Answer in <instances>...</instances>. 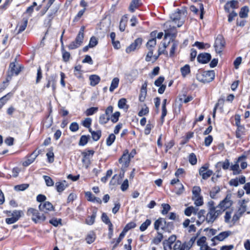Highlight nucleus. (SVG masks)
<instances>
[{
  "label": "nucleus",
  "mask_w": 250,
  "mask_h": 250,
  "mask_svg": "<svg viewBox=\"0 0 250 250\" xmlns=\"http://www.w3.org/2000/svg\"><path fill=\"white\" fill-rule=\"evenodd\" d=\"M208 165L205 164L199 169V173L203 179H207L209 178L213 173V171L208 169Z\"/></svg>",
  "instance_id": "obj_8"
},
{
  "label": "nucleus",
  "mask_w": 250,
  "mask_h": 250,
  "mask_svg": "<svg viewBox=\"0 0 250 250\" xmlns=\"http://www.w3.org/2000/svg\"><path fill=\"white\" fill-rule=\"evenodd\" d=\"M211 56L209 53H202L198 55L197 60L200 63H207L211 59Z\"/></svg>",
  "instance_id": "obj_14"
},
{
  "label": "nucleus",
  "mask_w": 250,
  "mask_h": 250,
  "mask_svg": "<svg viewBox=\"0 0 250 250\" xmlns=\"http://www.w3.org/2000/svg\"><path fill=\"white\" fill-rule=\"evenodd\" d=\"M176 237L175 235H171L168 238V240H167V244L168 245L170 250L172 249V245L176 241Z\"/></svg>",
  "instance_id": "obj_44"
},
{
  "label": "nucleus",
  "mask_w": 250,
  "mask_h": 250,
  "mask_svg": "<svg viewBox=\"0 0 250 250\" xmlns=\"http://www.w3.org/2000/svg\"><path fill=\"white\" fill-rule=\"evenodd\" d=\"M8 216L16 218L18 220L20 217L23 215V213L21 210H15L12 212L9 211L7 214Z\"/></svg>",
  "instance_id": "obj_27"
},
{
  "label": "nucleus",
  "mask_w": 250,
  "mask_h": 250,
  "mask_svg": "<svg viewBox=\"0 0 250 250\" xmlns=\"http://www.w3.org/2000/svg\"><path fill=\"white\" fill-rule=\"evenodd\" d=\"M136 227V224L134 222H130L128 223L123 229L126 233L130 229L134 228Z\"/></svg>",
  "instance_id": "obj_59"
},
{
  "label": "nucleus",
  "mask_w": 250,
  "mask_h": 250,
  "mask_svg": "<svg viewBox=\"0 0 250 250\" xmlns=\"http://www.w3.org/2000/svg\"><path fill=\"white\" fill-rule=\"evenodd\" d=\"M246 128L243 125H239L237 126V129L236 130V137L237 138L241 139L242 135H245Z\"/></svg>",
  "instance_id": "obj_22"
},
{
  "label": "nucleus",
  "mask_w": 250,
  "mask_h": 250,
  "mask_svg": "<svg viewBox=\"0 0 250 250\" xmlns=\"http://www.w3.org/2000/svg\"><path fill=\"white\" fill-rule=\"evenodd\" d=\"M119 83V78L117 77L114 78L111 82V83L109 87V91L110 92H113L114 90V89H116L118 86Z\"/></svg>",
  "instance_id": "obj_34"
},
{
  "label": "nucleus",
  "mask_w": 250,
  "mask_h": 250,
  "mask_svg": "<svg viewBox=\"0 0 250 250\" xmlns=\"http://www.w3.org/2000/svg\"><path fill=\"white\" fill-rule=\"evenodd\" d=\"M181 72L184 77L188 74L190 72V67L188 64L185 65L184 67L181 68Z\"/></svg>",
  "instance_id": "obj_52"
},
{
  "label": "nucleus",
  "mask_w": 250,
  "mask_h": 250,
  "mask_svg": "<svg viewBox=\"0 0 250 250\" xmlns=\"http://www.w3.org/2000/svg\"><path fill=\"white\" fill-rule=\"evenodd\" d=\"M120 115V113L116 111L110 117V119L113 123H115L118 121Z\"/></svg>",
  "instance_id": "obj_57"
},
{
  "label": "nucleus",
  "mask_w": 250,
  "mask_h": 250,
  "mask_svg": "<svg viewBox=\"0 0 250 250\" xmlns=\"http://www.w3.org/2000/svg\"><path fill=\"white\" fill-rule=\"evenodd\" d=\"M20 71V67L17 66L14 62H11L9 65V70L8 71L7 81H8L10 80L14 74L16 75H18Z\"/></svg>",
  "instance_id": "obj_9"
},
{
  "label": "nucleus",
  "mask_w": 250,
  "mask_h": 250,
  "mask_svg": "<svg viewBox=\"0 0 250 250\" xmlns=\"http://www.w3.org/2000/svg\"><path fill=\"white\" fill-rule=\"evenodd\" d=\"M85 197L88 201L92 202H96L98 204H101L102 203V200L100 198L95 197L92 194L90 191H87L85 193Z\"/></svg>",
  "instance_id": "obj_20"
},
{
  "label": "nucleus",
  "mask_w": 250,
  "mask_h": 250,
  "mask_svg": "<svg viewBox=\"0 0 250 250\" xmlns=\"http://www.w3.org/2000/svg\"><path fill=\"white\" fill-rule=\"evenodd\" d=\"M156 44V40L155 38H153L147 42L146 43V47L148 49H152L153 48L155 47Z\"/></svg>",
  "instance_id": "obj_43"
},
{
  "label": "nucleus",
  "mask_w": 250,
  "mask_h": 250,
  "mask_svg": "<svg viewBox=\"0 0 250 250\" xmlns=\"http://www.w3.org/2000/svg\"><path fill=\"white\" fill-rule=\"evenodd\" d=\"M206 211L204 209H201L198 212L197 211L198 220L196 221V224L198 226L201 225L205 221H206V215L205 214Z\"/></svg>",
  "instance_id": "obj_18"
},
{
  "label": "nucleus",
  "mask_w": 250,
  "mask_h": 250,
  "mask_svg": "<svg viewBox=\"0 0 250 250\" xmlns=\"http://www.w3.org/2000/svg\"><path fill=\"white\" fill-rule=\"evenodd\" d=\"M149 112L148 108L145 105L144 107H143L142 109L139 112L138 115L142 117L144 115L147 114Z\"/></svg>",
  "instance_id": "obj_64"
},
{
  "label": "nucleus",
  "mask_w": 250,
  "mask_h": 250,
  "mask_svg": "<svg viewBox=\"0 0 250 250\" xmlns=\"http://www.w3.org/2000/svg\"><path fill=\"white\" fill-rule=\"evenodd\" d=\"M249 12V7L247 6H244L241 8L239 12V16L241 18H246L248 16V13Z\"/></svg>",
  "instance_id": "obj_32"
},
{
  "label": "nucleus",
  "mask_w": 250,
  "mask_h": 250,
  "mask_svg": "<svg viewBox=\"0 0 250 250\" xmlns=\"http://www.w3.org/2000/svg\"><path fill=\"white\" fill-rule=\"evenodd\" d=\"M12 93H9L0 99V109L5 104L7 101L12 96Z\"/></svg>",
  "instance_id": "obj_41"
},
{
  "label": "nucleus",
  "mask_w": 250,
  "mask_h": 250,
  "mask_svg": "<svg viewBox=\"0 0 250 250\" xmlns=\"http://www.w3.org/2000/svg\"><path fill=\"white\" fill-rule=\"evenodd\" d=\"M246 157L245 155H242L240 156L235 164L231 166L230 170L233 171V174L234 175H237L241 173V170L239 168V162L243 159H246Z\"/></svg>",
  "instance_id": "obj_13"
},
{
  "label": "nucleus",
  "mask_w": 250,
  "mask_h": 250,
  "mask_svg": "<svg viewBox=\"0 0 250 250\" xmlns=\"http://www.w3.org/2000/svg\"><path fill=\"white\" fill-rule=\"evenodd\" d=\"M193 45L197 47L200 49L209 48L210 47V45L209 44L199 42H196Z\"/></svg>",
  "instance_id": "obj_45"
},
{
  "label": "nucleus",
  "mask_w": 250,
  "mask_h": 250,
  "mask_svg": "<svg viewBox=\"0 0 250 250\" xmlns=\"http://www.w3.org/2000/svg\"><path fill=\"white\" fill-rule=\"evenodd\" d=\"M27 215L31 217L32 220L36 223L44 221L46 217L44 213H41L34 208H29L27 211Z\"/></svg>",
  "instance_id": "obj_3"
},
{
  "label": "nucleus",
  "mask_w": 250,
  "mask_h": 250,
  "mask_svg": "<svg viewBox=\"0 0 250 250\" xmlns=\"http://www.w3.org/2000/svg\"><path fill=\"white\" fill-rule=\"evenodd\" d=\"M182 248V246L181 241H176L173 245H172V249L173 250H180Z\"/></svg>",
  "instance_id": "obj_58"
},
{
  "label": "nucleus",
  "mask_w": 250,
  "mask_h": 250,
  "mask_svg": "<svg viewBox=\"0 0 250 250\" xmlns=\"http://www.w3.org/2000/svg\"><path fill=\"white\" fill-rule=\"evenodd\" d=\"M55 187L56 188V190L59 192H61L63 191L67 187V184H66V181H63L62 182H57L55 184Z\"/></svg>",
  "instance_id": "obj_24"
},
{
  "label": "nucleus",
  "mask_w": 250,
  "mask_h": 250,
  "mask_svg": "<svg viewBox=\"0 0 250 250\" xmlns=\"http://www.w3.org/2000/svg\"><path fill=\"white\" fill-rule=\"evenodd\" d=\"M89 131L91 133L92 139L94 141H98L101 136V131L98 130L96 131H92L91 128H89Z\"/></svg>",
  "instance_id": "obj_30"
},
{
  "label": "nucleus",
  "mask_w": 250,
  "mask_h": 250,
  "mask_svg": "<svg viewBox=\"0 0 250 250\" xmlns=\"http://www.w3.org/2000/svg\"><path fill=\"white\" fill-rule=\"evenodd\" d=\"M116 137L115 135L111 133L110 134L108 138L106 139V143L107 146H110L114 142Z\"/></svg>",
  "instance_id": "obj_48"
},
{
  "label": "nucleus",
  "mask_w": 250,
  "mask_h": 250,
  "mask_svg": "<svg viewBox=\"0 0 250 250\" xmlns=\"http://www.w3.org/2000/svg\"><path fill=\"white\" fill-rule=\"evenodd\" d=\"M55 78L53 76H52L49 80H48L47 83L46 84L45 87L47 88H49L50 86L52 87L53 90H55Z\"/></svg>",
  "instance_id": "obj_42"
},
{
  "label": "nucleus",
  "mask_w": 250,
  "mask_h": 250,
  "mask_svg": "<svg viewBox=\"0 0 250 250\" xmlns=\"http://www.w3.org/2000/svg\"><path fill=\"white\" fill-rule=\"evenodd\" d=\"M170 44H171V47H170V52H169V55L170 57H172L174 55V54L175 52V50H176V49L178 46V43L177 42H176L175 41H172L170 43Z\"/></svg>",
  "instance_id": "obj_35"
},
{
  "label": "nucleus",
  "mask_w": 250,
  "mask_h": 250,
  "mask_svg": "<svg viewBox=\"0 0 250 250\" xmlns=\"http://www.w3.org/2000/svg\"><path fill=\"white\" fill-rule=\"evenodd\" d=\"M162 206L163 210H162L161 213L164 215L167 214L170 209V206L167 204H163Z\"/></svg>",
  "instance_id": "obj_63"
},
{
  "label": "nucleus",
  "mask_w": 250,
  "mask_h": 250,
  "mask_svg": "<svg viewBox=\"0 0 250 250\" xmlns=\"http://www.w3.org/2000/svg\"><path fill=\"white\" fill-rule=\"evenodd\" d=\"M215 77L214 70L206 71L197 74L196 79L199 82L208 83L211 82Z\"/></svg>",
  "instance_id": "obj_4"
},
{
  "label": "nucleus",
  "mask_w": 250,
  "mask_h": 250,
  "mask_svg": "<svg viewBox=\"0 0 250 250\" xmlns=\"http://www.w3.org/2000/svg\"><path fill=\"white\" fill-rule=\"evenodd\" d=\"M98 110V108L97 107H92L89 108H88L85 111V114L86 116H90L92 115L94 113H96Z\"/></svg>",
  "instance_id": "obj_47"
},
{
  "label": "nucleus",
  "mask_w": 250,
  "mask_h": 250,
  "mask_svg": "<svg viewBox=\"0 0 250 250\" xmlns=\"http://www.w3.org/2000/svg\"><path fill=\"white\" fill-rule=\"evenodd\" d=\"M195 240V237H192L188 242H185L183 245H182V248L181 250H189L194 243Z\"/></svg>",
  "instance_id": "obj_25"
},
{
  "label": "nucleus",
  "mask_w": 250,
  "mask_h": 250,
  "mask_svg": "<svg viewBox=\"0 0 250 250\" xmlns=\"http://www.w3.org/2000/svg\"><path fill=\"white\" fill-rule=\"evenodd\" d=\"M43 178L45 182V183H46V185L47 186H52L54 185V182L53 181V180L49 176H46V175H44L43 176Z\"/></svg>",
  "instance_id": "obj_56"
},
{
  "label": "nucleus",
  "mask_w": 250,
  "mask_h": 250,
  "mask_svg": "<svg viewBox=\"0 0 250 250\" xmlns=\"http://www.w3.org/2000/svg\"><path fill=\"white\" fill-rule=\"evenodd\" d=\"M102 220L104 223L107 224L108 225V227L110 226V225L113 226L108 217L107 216V214L105 213H103L102 214Z\"/></svg>",
  "instance_id": "obj_54"
},
{
  "label": "nucleus",
  "mask_w": 250,
  "mask_h": 250,
  "mask_svg": "<svg viewBox=\"0 0 250 250\" xmlns=\"http://www.w3.org/2000/svg\"><path fill=\"white\" fill-rule=\"evenodd\" d=\"M225 41L224 38L221 35H218L214 44L216 52L217 53H221L225 47Z\"/></svg>",
  "instance_id": "obj_6"
},
{
  "label": "nucleus",
  "mask_w": 250,
  "mask_h": 250,
  "mask_svg": "<svg viewBox=\"0 0 250 250\" xmlns=\"http://www.w3.org/2000/svg\"><path fill=\"white\" fill-rule=\"evenodd\" d=\"M160 228L164 231L170 233L173 229V224L172 222H167L164 218H160L154 222V229L158 230Z\"/></svg>",
  "instance_id": "obj_2"
},
{
  "label": "nucleus",
  "mask_w": 250,
  "mask_h": 250,
  "mask_svg": "<svg viewBox=\"0 0 250 250\" xmlns=\"http://www.w3.org/2000/svg\"><path fill=\"white\" fill-rule=\"evenodd\" d=\"M110 120V117L107 116L106 115L103 114H102L100 117L99 122L100 124H105L107 123L108 121Z\"/></svg>",
  "instance_id": "obj_46"
},
{
  "label": "nucleus",
  "mask_w": 250,
  "mask_h": 250,
  "mask_svg": "<svg viewBox=\"0 0 250 250\" xmlns=\"http://www.w3.org/2000/svg\"><path fill=\"white\" fill-rule=\"evenodd\" d=\"M89 80L90 81V85L94 86L100 82V78L98 75H92L89 77Z\"/></svg>",
  "instance_id": "obj_28"
},
{
  "label": "nucleus",
  "mask_w": 250,
  "mask_h": 250,
  "mask_svg": "<svg viewBox=\"0 0 250 250\" xmlns=\"http://www.w3.org/2000/svg\"><path fill=\"white\" fill-rule=\"evenodd\" d=\"M42 78V73L41 67L39 66L37 69V73L36 80V83H38L40 82L41 79Z\"/></svg>",
  "instance_id": "obj_53"
},
{
  "label": "nucleus",
  "mask_w": 250,
  "mask_h": 250,
  "mask_svg": "<svg viewBox=\"0 0 250 250\" xmlns=\"http://www.w3.org/2000/svg\"><path fill=\"white\" fill-rule=\"evenodd\" d=\"M127 22V17L124 16L121 20L119 28L121 31H124L125 28V24Z\"/></svg>",
  "instance_id": "obj_40"
},
{
  "label": "nucleus",
  "mask_w": 250,
  "mask_h": 250,
  "mask_svg": "<svg viewBox=\"0 0 250 250\" xmlns=\"http://www.w3.org/2000/svg\"><path fill=\"white\" fill-rule=\"evenodd\" d=\"M97 214V209L94 210L93 211V213L92 215L88 216L87 218L86 219L85 222L87 225H91L93 224L95 222V219L96 217Z\"/></svg>",
  "instance_id": "obj_29"
},
{
  "label": "nucleus",
  "mask_w": 250,
  "mask_h": 250,
  "mask_svg": "<svg viewBox=\"0 0 250 250\" xmlns=\"http://www.w3.org/2000/svg\"><path fill=\"white\" fill-rule=\"evenodd\" d=\"M128 151L125 150L121 158L119 160V162L120 164H123L122 167L124 168L127 167L129 166L130 159L129 156H128Z\"/></svg>",
  "instance_id": "obj_12"
},
{
  "label": "nucleus",
  "mask_w": 250,
  "mask_h": 250,
  "mask_svg": "<svg viewBox=\"0 0 250 250\" xmlns=\"http://www.w3.org/2000/svg\"><path fill=\"white\" fill-rule=\"evenodd\" d=\"M151 222L150 220H146V221L141 225L140 227V230L142 231H144L145 230H146L147 227L150 225Z\"/></svg>",
  "instance_id": "obj_51"
},
{
  "label": "nucleus",
  "mask_w": 250,
  "mask_h": 250,
  "mask_svg": "<svg viewBox=\"0 0 250 250\" xmlns=\"http://www.w3.org/2000/svg\"><path fill=\"white\" fill-rule=\"evenodd\" d=\"M39 208L43 213H47L48 211L54 210L53 206L48 201H45L43 203H41L39 206Z\"/></svg>",
  "instance_id": "obj_10"
},
{
  "label": "nucleus",
  "mask_w": 250,
  "mask_h": 250,
  "mask_svg": "<svg viewBox=\"0 0 250 250\" xmlns=\"http://www.w3.org/2000/svg\"><path fill=\"white\" fill-rule=\"evenodd\" d=\"M209 204L208 211L206 214V222L212 224L222 214V211L219 209V207H215L213 202L209 203Z\"/></svg>",
  "instance_id": "obj_1"
},
{
  "label": "nucleus",
  "mask_w": 250,
  "mask_h": 250,
  "mask_svg": "<svg viewBox=\"0 0 250 250\" xmlns=\"http://www.w3.org/2000/svg\"><path fill=\"white\" fill-rule=\"evenodd\" d=\"M175 193L177 195H181L184 191V187L182 184L178 183L175 185Z\"/></svg>",
  "instance_id": "obj_39"
},
{
  "label": "nucleus",
  "mask_w": 250,
  "mask_h": 250,
  "mask_svg": "<svg viewBox=\"0 0 250 250\" xmlns=\"http://www.w3.org/2000/svg\"><path fill=\"white\" fill-rule=\"evenodd\" d=\"M95 239V235L93 232L89 233L86 237V241L88 244L93 243Z\"/></svg>",
  "instance_id": "obj_50"
},
{
  "label": "nucleus",
  "mask_w": 250,
  "mask_h": 250,
  "mask_svg": "<svg viewBox=\"0 0 250 250\" xmlns=\"http://www.w3.org/2000/svg\"><path fill=\"white\" fill-rule=\"evenodd\" d=\"M85 27L82 26L75 39V40L71 42L68 46L69 49H75L80 47L83 40L84 38V30Z\"/></svg>",
  "instance_id": "obj_5"
},
{
  "label": "nucleus",
  "mask_w": 250,
  "mask_h": 250,
  "mask_svg": "<svg viewBox=\"0 0 250 250\" xmlns=\"http://www.w3.org/2000/svg\"><path fill=\"white\" fill-rule=\"evenodd\" d=\"M28 23V19L23 18L22 20V22L21 24H18L17 27H19V29L17 32V34H20L27 27Z\"/></svg>",
  "instance_id": "obj_26"
},
{
  "label": "nucleus",
  "mask_w": 250,
  "mask_h": 250,
  "mask_svg": "<svg viewBox=\"0 0 250 250\" xmlns=\"http://www.w3.org/2000/svg\"><path fill=\"white\" fill-rule=\"evenodd\" d=\"M142 43V39L141 38L136 39L133 43L126 48V52L129 53L136 49H139Z\"/></svg>",
  "instance_id": "obj_11"
},
{
  "label": "nucleus",
  "mask_w": 250,
  "mask_h": 250,
  "mask_svg": "<svg viewBox=\"0 0 250 250\" xmlns=\"http://www.w3.org/2000/svg\"><path fill=\"white\" fill-rule=\"evenodd\" d=\"M201 188L199 187H198V186L193 187L192 191V194H193L192 197H195V196L197 197L198 196H200V193H201Z\"/></svg>",
  "instance_id": "obj_55"
},
{
  "label": "nucleus",
  "mask_w": 250,
  "mask_h": 250,
  "mask_svg": "<svg viewBox=\"0 0 250 250\" xmlns=\"http://www.w3.org/2000/svg\"><path fill=\"white\" fill-rule=\"evenodd\" d=\"M230 164L229 160L228 159H226L224 162H219L217 163L215 165V167L217 168L220 169L221 167L225 169H228L229 167Z\"/></svg>",
  "instance_id": "obj_23"
},
{
  "label": "nucleus",
  "mask_w": 250,
  "mask_h": 250,
  "mask_svg": "<svg viewBox=\"0 0 250 250\" xmlns=\"http://www.w3.org/2000/svg\"><path fill=\"white\" fill-rule=\"evenodd\" d=\"M232 234V232L229 231H225L220 233L218 235L215 236L211 239V241L214 242L215 240H217L220 241H223L224 239L227 238L229 235Z\"/></svg>",
  "instance_id": "obj_16"
},
{
  "label": "nucleus",
  "mask_w": 250,
  "mask_h": 250,
  "mask_svg": "<svg viewBox=\"0 0 250 250\" xmlns=\"http://www.w3.org/2000/svg\"><path fill=\"white\" fill-rule=\"evenodd\" d=\"M192 200L194 202V204L196 206H201L203 204V198L201 195L197 197H192Z\"/></svg>",
  "instance_id": "obj_37"
},
{
  "label": "nucleus",
  "mask_w": 250,
  "mask_h": 250,
  "mask_svg": "<svg viewBox=\"0 0 250 250\" xmlns=\"http://www.w3.org/2000/svg\"><path fill=\"white\" fill-rule=\"evenodd\" d=\"M147 83L146 81L145 82V83L143 84L142 87L140 90V93L139 95V101L141 102H143L145 101L146 94H147Z\"/></svg>",
  "instance_id": "obj_17"
},
{
  "label": "nucleus",
  "mask_w": 250,
  "mask_h": 250,
  "mask_svg": "<svg viewBox=\"0 0 250 250\" xmlns=\"http://www.w3.org/2000/svg\"><path fill=\"white\" fill-rule=\"evenodd\" d=\"M29 185L28 184H21L17 185L14 187L16 190L23 191L28 188Z\"/></svg>",
  "instance_id": "obj_60"
},
{
  "label": "nucleus",
  "mask_w": 250,
  "mask_h": 250,
  "mask_svg": "<svg viewBox=\"0 0 250 250\" xmlns=\"http://www.w3.org/2000/svg\"><path fill=\"white\" fill-rule=\"evenodd\" d=\"M40 154L39 151L37 152L36 150L34 151L27 158V160L24 161L22 165L24 167H27L29 165H30L31 164H32L36 159L37 157Z\"/></svg>",
  "instance_id": "obj_15"
},
{
  "label": "nucleus",
  "mask_w": 250,
  "mask_h": 250,
  "mask_svg": "<svg viewBox=\"0 0 250 250\" xmlns=\"http://www.w3.org/2000/svg\"><path fill=\"white\" fill-rule=\"evenodd\" d=\"M238 1L235 0H232L228 1L224 6L225 10L227 12H229L230 7L232 8H236L237 6Z\"/></svg>",
  "instance_id": "obj_21"
},
{
  "label": "nucleus",
  "mask_w": 250,
  "mask_h": 250,
  "mask_svg": "<svg viewBox=\"0 0 250 250\" xmlns=\"http://www.w3.org/2000/svg\"><path fill=\"white\" fill-rule=\"evenodd\" d=\"M189 163L192 165H194L196 164L197 163V158L196 156L193 153H191L189 155Z\"/></svg>",
  "instance_id": "obj_62"
},
{
  "label": "nucleus",
  "mask_w": 250,
  "mask_h": 250,
  "mask_svg": "<svg viewBox=\"0 0 250 250\" xmlns=\"http://www.w3.org/2000/svg\"><path fill=\"white\" fill-rule=\"evenodd\" d=\"M140 5V0H132L130 4L129 10L131 12H134Z\"/></svg>",
  "instance_id": "obj_31"
},
{
  "label": "nucleus",
  "mask_w": 250,
  "mask_h": 250,
  "mask_svg": "<svg viewBox=\"0 0 250 250\" xmlns=\"http://www.w3.org/2000/svg\"><path fill=\"white\" fill-rule=\"evenodd\" d=\"M170 18L172 20V22H176L177 21H180L181 19V12L180 10H177L171 15Z\"/></svg>",
  "instance_id": "obj_36"
},
{
  "label": "nucleus",
  "mask_w": 250,
  "mask_h": 250,
  "mask_svg": "<svg viewBox=\"0 0 250 250\" xmlns=\"http://www.w3.org/2000/svg\"><path fill=\"white\" fill-rule=\"evenodd\" d=\"M197 210V209L196 208H195L192 206H190L185 209V214L186 215L189 216L191 215L192 213L194 214H196Z\"/></svg>",
  "instance_id": "obj_33"
},
{
  "label": "nucleus",
  "mask_w": 250,
  "mask_h": 250,
  "mask_svg": "<svg viewBox=\"0 0 250 250\" xmlns=\"http://www.w3.org/2000/svg\"><path fill=\"white\" fill-rule=\"evenodd\" d=\"M206 237L205 236H202L200 237L197 241V244L198 246L200 247V250H207L208 246L206 242Z\"/></svg>",
  "instance_id": "obj_19"
},
{
  "label": "nucleus",
  "mask_w": 250,
  "mask_h": 250,
  "mask_svg": "<svg viewBox=\"0 0 250 250\" xmlns=\"http://www.w3.org/2000/svg\"><path fill=\"white\" fill-rule=\"evenodd\" d=\"M248 202L245 200H243L241 204L240 207L238 210V213L242 214L244 213L247 210L246 204Z\"/></svg>",
  "instance_id": "obj_38"
},
{
  "label": "nucleus",
  "mask_w": 250,
  "mask_h": 250,
  "mask_svg": "<svg viewBox=\"0 0 250 250\" xmlns=\"http://www.w3.org/2000/svg\"><path fill=\"white\" fill-rule=\"evenodd\" d=\"M220 189L219 187H215L210 191V196L211 198L214 199L216 195L218 193Z\"/></svg>",
  "instance_id": "obj_49"
},
{
  "label": "nucleus",
  "mask_w": 250,
  "mask_h": 250,
  "mask_svg": "<svg viewBox=\"0 0 250 250\" xmlns=\"http://www.w3.org/2000/svg\"><path fill=\"white\" fill-rule=\"evenodd\" d=\"M231 194L230 193H229L227 195L226 198L220 202L219 205L217 206L219 207V209H221V210L224 211L226 208L230 207L232 204V202L231 200Z\"/></svg>",
  "instance_id": "obj_7"
},
{
  "label": "nucleus",
  "mask_w": 250,
  "mask_h": 250,
  "mask_svg": "<svg viewBox=\"0 0 250 250\" xmlns=\"http://www.w3.org/2000/svg\"><path fill=\"white\" fill-rule=\"evenodd\" d=\"M92 120L90 118H86L84 119V120L83 122L82 125L85 127L88 128H91L90 125L91 124Z\"/></svg>",
  "instance_id": "obj_61"
}]
</instances>
